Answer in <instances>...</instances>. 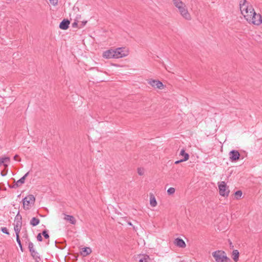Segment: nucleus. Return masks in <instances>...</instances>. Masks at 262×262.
<instances>
[{
  "label": "nucleus",
  "mask_w": 262,
  "mask_h": 262,
  "mask_svg": "<svg viewBox=\"0 0 262 262\" xmlns=\"http://www.w3.org/2000/svg\"><path fill=\"white\" fill-rule=\"evenodd\" d=\"M212 256L216 262H232L231 260L227 256L226 252L222 250L213 252Z\"/></svg>",
  "instance_id": "f257e3e1"
},
{
  "label": "nucleus",
  "mask_w": 262,
  "mask_h": 262,
  "mask_svg": "<svg viewBox=\"0 0 262 262\" xmlns=\"http://www.w3.org/2000/svg\"><path fill=\"white\" fill-rule=\"evenodd\" d=\"M251 16H247V21L252 24L258 26L262 23V16L259 14H257L255 11L252 12Z\"/></svg>",
  "instance_id": "f03ea898"
},
{
  "label": "nucleus",
  "mask_w": 262,
  "mask_h": 262,
  "mask_svg": "<svg viewBox=\"0 0 262 262\" xmlns=\"http://www.w3.org/2000/svg\"><path fill=\"white\" fill-rule=\"evenodd\" d=\"M35 201V198L32 194H29L24 198L23 200L24 208L25 210H28L30 208L31 204H34Z\"/></svg>",
  "instance_id": "7ed1b4c3"
},
{
  "label": "nucleus",
  "mask_w": 262,
  "mask_h": 262,
  "mask_svg": "<svg viewBox=\"0 0 262 262\" xmlns=\"http://www.w3.org/2000/svg\"><path fill=\"white\" fill-rule=\"evenodd\" d=\"M220 194L223 196H228L230 192L226 184L224 181L219 183L218 184Z\"/></svg>",
  "instance_id": "20e7f679"
},
{
  "label": "nucleus",
  "mask_w": 262,
  "mask_h": 262,
  "mask_svg": "<svg viewBox=\"0 0 262 262\" xmlns=\"http://www.w3.org/2000/svg\"><path fill=\"white\" fill-rule=\"evenodd\" d=\"M114 51L115 52L114 58H122L128 55V51L125 50V48H118Z\"/></svg>",
  "instance_id": "39448f33"
},
{
  "label": "nucleus",
  "mask_w": 262,
  "mask_h": 262,
  "mask_svg": "<svg viewBox=\"0 0 262 262\" xmlns=\"http://www.w3.org/2000/svg\"><path fill=\"white\" fill-rule=\"evenodd\" d=\"M178 9L179 12L181 14V15L186 19L190 20L191 19V16L189 13L187 8L185 5H183V6H181Z\"/></svg>",
  "instance_id": "423d86ee"
},
{
  "label": "nucleus",
  "mask_w": 262,
  "mask_h": 262,
  "mask_svg": "<svg viewBox=\"0 0 262 262\" xmlns=\"http://www.w3.org/2000/svg\"><path fill=\"white\" fill-rule=\"evenodd\" d=\"M229 159L231 162H235L238 160L240 158V154L238 151L236 150H232L230 151Z\"/></svg>",
  "instance_id": "0eeeda50"
},
{
  "label": "nucleus",
  "mask_w": 262,
  "mask_h": 262,
  "mask_svg": "<svg viewBox=\"0 0 262 262\" xmlns=\"http://www.w3.org/2000/svg\"><path fill=\"white\" fill-rule=\"evenodd\" d=\"M148 83L152 87L159 89H162L164 88V85L162 82L158 80L150 79L149 80Z\"/></svg>",
  "instance_id": "6e6552de"
},
{
  "label": "nucleus",
  "mask_w": 262,
  "mask_h": 262,
  "mask_svg": "<svg viewBox=\"0 0 262 262\" xmlns=\"http://www.w3.org/2000/svg\"><path fill=\"white\" fill-rule=\"evenodd\" d=\"M114 53H115V52L113 49L108 50L103 53V57L109 59L114 58Z\"/></svg>",
  "instance_id": "1a4fd4ad"
},
{
  "label": "nucleus",
  "mask_w": 262,
  "mask_h": 262,
  "mask_svg": "<svg viewBox=\"0 0 262 262\" xmlns=\"http://www.w3.org/2000/svg\"><path fill=\"white\" fill-rule=\"evenodd\" d=\"M70 21L68 19H64L59 24V28L62 30H67L69 28Z\"/></svg>",
  "instance_id": "9d476101"
},
{
  "label": "nucleus",
  "mask_w": 262,
  "mask_h": 262,
  "mask_svg": "<svg viewBox=\"0 0 262 262\" xmlns=\"http://www.w3.org/2000/svg\"><path fill=\"white\" fill-rule=\"evenodd\" d=\"M174 244L180 248H185L186 247V244L185 242L180 238H177L174 239Z\"/></svg>",
  "instance_id": "9b49d317"
},
{
  "label": "nucleus",
  "mask_w": 262,
  "mask_h": 262,
  "mask_svg": "<svg viewBox=\"0 0 262 262\" xmlns=\"http://www.w3.org/2000/svg\"><path fill=\"white\" fill-rule=\"evenodd\" d=\"M92 252V250L90 247L83 248L80 252L83 256H86Z\"/></svg>",
  "instance_id": "f8f14e48"
},
{
  "label": "nucleus",
  "mask_w": 262,
  "mask_h": 262,
  "mask_svg": "<svg viewBox=\"0 0 262 262\" xmlns=\"http://www.w3.org/2000/svg\"><path fill=\"white\" fill-rule=\"evenodd\" d=\"M21 228V225L19 224V223H17V224H14V231L16 233V238L17 237H19V233L20 232V229Z\"/></svg>",
  "instance_id": "ddd939ff"
},
{
  "label": "nucleus",
  "mask_w": 262,
  "mask_h": 262,
  "mask_svg": "<svg viewBox=\"0 0 262 262\" xmlns=\"http://www.w3.org/2000/svg\"><path fill=\"white\" fill-rule=\"evenodd\" d=\"M239 252L237 250H234L232 251V258L234 261L237 262L239 259Z\"/></svg>",
  "instance_id": "4468645a"
},
{
  "label": "nucleus",
  "mask_w": 262,
  "mask_h": 262,
  "mask_svg": "<svg viewBox=\"0 0 262 262\" xmlns=\"http://www.w3.org/2000/svg\"><path fill=\"white\" fill-rule=\"evenodd\" d=\"M251 6V5H241L239 6L240 10L241 11V13L242 14H244L245 12H248L249 11V9H250V7Z\"/></svg>",
  "instance_id": "2eb2a0df"
},
{
  "label": "nucleus",
  "mask_w": 262,
  "mask_h": 262,
  "mask_svg": "<svg viewBox=\"0 0 262 262\" xmlns=\"http://www.w3.org/2000/svg\"><path fill=\"white\" fill-rule=\"evenodd\" d=\"M64 219L65 220L69 221L73 225H75L76 224V221L75 217L72 215H66Z\"/></svg>",
  "instance_id": "dca6fc26"
},
{
  "label": "nucleus",
  "mask_w": 262,
  "mask_h": 262,
  "mask_svg": "<svg viewBox=\"0 0 262 262\" xmlns=\"http://www.w3.org/2000/svg\"><path fill=\"white\" fill-rule=\"evenodd\" d=\"M40 223V220L37 217H33L30 221V224L32 226H36Z\"/></svg>",
  "instance_id": "f3484780"
},
{
  "label": "nucleus",
  "mask_w": 262,
  "mask_h": 262,
  "mask_svg": "<svg viewBox=\"0 0 262 262\" xmlns=\"http://www.w3.org/2000/svg\"><path fill=\"white\" fill-rule=\"evenodd\" d=\"M180 155L184 157V158L183 159V160H185L186 161L189 159V155L188 154H187L185 152V150L184 149H182L181 150Z\"/></svg>",
  "instance_id": "a211bd4d"
},
{
  "label": "nucleus",
  "mask_w": 262,
  "mask_h": 262,
  "mask_svg": "<svg viewBox=\"0 0 262 262\" xmlns=\"http://www.w3.org/2000/svg\"><path fill=\"white\" fill-rule=\"evenodd\" d=\"M21 220H22V217L19 213V211H18L15 217V220H14V222L15 223V224H17V223H19V224H20L22 225Z\"/></svg>",
  "instance_id": "6ab92c4d"
},
{
  "label": "nucleus",
  "mask_w": 262,
  "mask_h": 262,
  "mask_svg": "<svg viewBox=\"0 0 262 262\" xmlns=\"http://www.w3.org/2000/svg\"><path fill=\"white\" fill-rule=\"evenodd\" d=\"M254 11V10L253 8V7L252 6H250L249 11L248 12H245L244 14H243V15H244L245 18L247 20V16H246V15L251 16L252 15V12H253Z\"/></svg>",
  "instance_id": "aec40b11"
},
{
  "label": "nucleus",
  "mask_w": 262,
  "mask_h": 262,
  "mask_svg": "<svg viewBox=\"0 0 262 262\" xmlns=\"http://www.w3.org/2000/svg\"><path fill=\"white\" fill-rule=\"evenodd\" d=\"M150 204L152 207H155L157 204L155 197L153 194H151L150 196Z\"/></svg>",
  "instance_id": "412c9836"
},
{
  "label": "nucleus",
  "mask_w": 262,
  "mask_h": 262,
  "mask_svg": "<svg viewBox=\"0 0 262 262\" xmlns=\"http://www.w3.org/2000/svg\"><path fill=\"white\" fill-rule=\"evenodd\" d=\"M29 172H27L23 177H21L19 180H18L16 182L19 184V185H21L24 184L26 177L28 176Z\"/></svg>",
  "instance_id": "4be33fe9"
},
{
  "label": "nucleus",
  "mask_w": 262,
  "mask_h": 262,
  "mask_svg": "<svg viewBox=\"0 0 262 262\" xmlns=\"http://www.w3.org/2000/svg\"><path fill=\"white\" fill-rule=\"evenodd\" d=\"M2 160L4 161V166L5 168L8 167V165L6 163H10V158L8 157H2L1 158Z\"/></svg>",
  "instance_id": "5701e85b"
},
{
  "label": "nucleus",
  "mask_w": 262,
  "mask_h": 262,
  "mask_svg": "<svg viewBox=\"0 0 262 262\" xmlns=\"http://www.w3.org/2000/svg\"><path fill=\"white\" fill-rule=\"evenodd\" d=\"M27 241L29 242L28 248L29 249V251L30 253H32V252H33L34 251H35L34 248V245L31 242L29 241V238L27 239Z\"/></svg>",
  "instance_id": "b1692460"
},
{
  "label": "nucleus",
  "mask_w": 262,
  "mask_h": 262,
  "mask_svg": "<svg viewBox=\"0 0 262 262\" xmlns=\"http://www.w3.org/2000/svg\"><path fill=\"white\" fill-rule=\"evenodd\" d=\"M31 255L35 260H36L37 258L40 259V256L36 251H34L33 252L31 253Z\"/></svg>",
  "instance_id": "393cba45"
},
{
  "label": "nucleus",
  "mask_w": 262,
  "mask_h": 262,
  "mask_svg": "<svg viewBox=\"0 0 262 262\" xmlns=\"http://www.w3.org/2000/svg\"><path fill=\"white\" fill-rule=\"evenodd\" d=\"M242 191L241 190H237L236 191L235 193H234V195H235V197L237 199H238L239 198H240L242 195Z\"/></svg>",
  "instance_id": "a878e982"
},
{
  "label": "nucleus",
  "mask_w": 262,
  "mask_h": 262,
  "mask_svg": "<svg viewBox=\"0 0 262 262\" xmlns=\"http://www.w3.org/2000/svg\"><path fill=\"white\" fill-rule=\"evenodd\" d=\"M41 234L46 239H48L50 237L48 231L47 230H43Z\"/></svg>",
  "instance_id": "bb28decb"
},
{
  "label": "nucleus",
  "mask_w": 262,
  "mask_h": 262,
  "mask_svg": "<svg viewBox=\"0 0 262 262\" xmlns=\"http://www.w3.org/2000/svg\"><path fill=\"white\" fill-rule=\"evenodd\" d=\"M16 242L18 243L21 251L22 252H23L24 251V249H23V246H22V244L21 243V241H20V239L19 238V237H17V238H16Z\"/></svg>",
  "instance_id": "cd10ccee"
},
{
  "label": "nucleus",
  "mask_w": 262,
  "mask_h": 262,
  "mask_svg": "<svg viewBox=\"0 0 262 262\" xmlns=\"http://www.w3.org/2000/svg\"><path fill=\"white\" fill-rule=\"evenodd\" d=\"M175 192V189L173 187H170L169 188H168V189L167 190V193L169 194V195H171L172 194H173Z\"/></svg>",
  "instance_id": "c85d7f7f"
},
{
  "label": "nucleus",
  "mask_w": 262,
  "mask_h": 262,
  "mask_svg": "<svg viewBox=\"0 0 262 262\" xmlns=\"http://www.w3.org/2000/svg\"><path fill=\"white\" fill-rule=\"evenodd\" d=\"M1 231L4 233H5V234H8V235L9 234V232H8V229H7V228L6 227H2L1 228Z\"/></svg>",
  "instance_id": "c756f323"
},
{
  "label": "nucleus",
  "mask_w": 262,
  "mask_h": 262,
  "mask_svg": "<svg viewBox=\"0 0 262 262\" xmlns=\"http://www.w3.org/2000/svg\"><path fill=\"white\" fill-rule=\"evenodd\" d=\"M248 5V2L246 0H241L239 2V6H243Z\"/></svg>",
  "instance_id": "7c9ffc66"
},
{
  "label": "nucleus",
  "mask_w": 262,
  "mask_h": 262,
  "mask_svg": "<svg viewBox=\"0 0 262 262\" xmlns=\"http://www.w3.org/2000/svg\"><path fill=\"white\" fill-rule=\"evenodd\" d=\"M77 18H78L76 17V19H75V21L73 23H72V27L75 28V27H77L78 22V20Z\"/></svg>",
  "instance_id": "2f4dec72"
},
{
  "label": "nucleus",
  "mask_w": 262,
  "mask_h": 262,
  "mask_svg": "<svg viewBox=\"0 0 262 262\" xmlns=\"http://www.w3.org/2000/svg\"><path fill=\"white\" fill-rule=\"evenodd\" d=\"M37 239L39 241V242H41L42 241V236H41V233H38L37 235Z\"/></svg>",
  "instance_id": "473e14b6"
},
{
  "label": "nucleus",
  "mask_w": 262,
  "mask_h": 262,
  "mask_svg": "<svg viewBox=\"0 0 262 262\" xmlns=\"http://www.w3.org/2000/svg\"><path fill=\"white\" fill-rule=\"evenodd\" d=\"M49 1L53 6H56L58 4V0H49Z\"/></svg>",
  "instance_id": "72a5a7b5"
},
{
  "label": "nucleus",
  "mask_w": 262,
  "mask_h": 262,
  "mask_svg": "<svg viewBox=\"0 0 262 262\" xmlns=\"http://www.w3.org/2000/svg\"><path fill=\"white\" fill-rule=\"evenodd\" d=\"M19 186H20V185L17 182H16L15 184L13 186L9 185V187L10 188H16Z\"/></svg>",
  "instance_id": "f704fd0d"
},
{
  "label": "nucleus",
  "mask_w": 262,
  "mask_h": 262,
  "mask_svg": "<svg viewBox=\"0 0 262 262\" xmlns=\"http://www.w3.org/2000/svg\"><path fill=\"white\" fill-rule=\"evenodd\" d=\"M173 5L176 6V5H178V4H179L181 1V0H172Z\"/></svg>",
  "instance_id": "c9c22d12"
},
{
  "label": "nucleus",
  "mask_w": 262,
  "mask_h": 262,
  "mask_svg": "<svg viewBox=\"0 0 262 262\" xmlns=\"http://www.w3.org/2000/svg\"><path fill=\"white\" fill-rule=\"evenodd\" d=\"M87 23V21H82L81 23V24L80 25L79 28H81L82 27H84L86 24Z\"/></svg>",
  "instance_id": "e433bc0d"
},
{
  "label": "nucleus",
  "mask_w": 262,
  "mask_h": 262,
  "mask_svg": "<svg viewBox=\"0 0 262 262\" xmlns=\"http://www.w3.org/2000/svg\"><path fill=\"white\" fill-rule=\"evenodd\" d=\"M14 160H15V161H20V158H19V156L18 155H16L14 156V158H13Z\"/></svg>",
  "instance_id": "4c0bfd02"
},
{
  "label": "nucleus",
  "mask_w": 262,
  "mask_h": 262,
  "mask_svg": "<svg viewBox=\"0 0 262 262\" xmlns=\"http://www.w3.org/2000/svg\"><path fill=\"white\" fill-rule=\"evenodd\" d=\"M184 5H185V4L183 2H181L180 3H179V4H178V5H176V6H175V7H177V8H179L181 6H183Z\"/></svg>",
  "instance_id": "58836bf2"
},
{
  "label": "nucleus",
  "mask_w": 262,
  "mask_h": 262,
  "mask_svg": "<svg viewBox=\"0 0 262 262\" xmlns=\"http://www.w3.org/2000/svg\"><path fill=\"white\" fill-rule=\"evenodd\" d=\"M228 242H229V246H230V249H233L234 246H233V244L231 242V241L230 239H229Z\"/></svg>",
  "instance_id": "ea45409f"
},
{
  "label": "nucleus",
  "mask_w": 262,
  "mask_h": 262,
  "mask_svg": "<svg viewBox=\"0 0 262 262\" xmlns=\"http://www.w3.org/2000/svg\"><path fill=\"white\" fill-rule=\"evenodd\" d=\"M184 161H185V160H183V159H181V160H180L176 161L174 162V164H179L180 163L182 162H184Z\"/></svg>",
  "instance_id": "a19ab883"
},
{
  "label": "nucleus",
  "mask_w": 262,
  "mask_h": 262,
  "mask_svg": "<svg viewBox=\"0 0 262 262\" xmlns=\"http://www.w3.org/2000/svg\"><path fill=\"white\" fill-rule=\"evenodd\" d=\"M138 173L140 176H142L143 174V172L140 168L138 169Z\"/></svg>",
  "instance_id": "79ce46f5"
},
{
  "label": "nucleus",
  "mask_w": 262,
  "mask_h": 262,
  "mask_svg": "<svg viewBox=\"0 0 262 262\" xmlns=\"http://www.w3.org/2000/svg\"><path fill=\"white\" fill-rule=\"evenodd\" d=\"M2 165H4V161L2 160V159L0 158V166H1Z\"/></svg>",
  "instance_id": "37998d69"
},
{
  "label": "nucleus",
  "mask_w": 262,
  "mask_h": 262,
  "mask_svg": "<svg viewBox=\"0 0 262 262\" xmlns=\"http://www.w3.org/2000/svg\"><path fill=\"white\" fill-rule=\"evenodd\" d=\"M7 171H6V173H4L3 171H2L1 173V174L2 176L4 177V176H5L7 174Z\"/></svg>",
  "instance_id": "c03bdc74"
},
{
  "label": "nucleus",
  "mask_w": 262,
  "mask_h": 262,
  "mask_svg": "<svg viewBox=\"0 0 262 262\" xmlns=\"http://www.w3.org/2000/svg\"><path fill=\"white\" fill-rule=\"evenodd\" d=\"M55 244H56V246L57 248H59V249H63V248H62V247H58V246L57 245V241H55Z\"/></svg>",
  "instance_id": "a18cd8bd"
},
{
  "label": "nucleus",
  "mask_w": 262,
  "mask_h": 262,
  "mask_svg": "<svg viewBox=\"0 0 262 262\" xmlns=\"http://www.w3.org/2000/svg\"><path fill=\"white\" fill-rule=\"evenodd\" d=\"M36 262H39V261H38V260H36Z\"/></svg>",
  "instance_id": "49530a36"
}]
</instances>
